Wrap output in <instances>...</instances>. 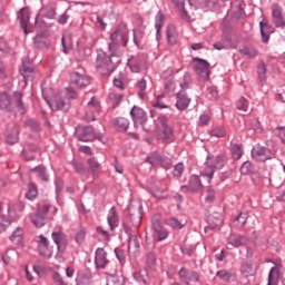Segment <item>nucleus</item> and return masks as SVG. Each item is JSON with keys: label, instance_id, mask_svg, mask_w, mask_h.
<instances>
[{"label": "nucleus", "instance_id": "nucleus-46", "mask_svg": "<svg viewBox=\"0 0 285 285\" xmlns=\"http://www.w3.org/2000/svg\"><path fill=\"white\" fill-rule=\"evenodd\" d=\"M0 212H1V203H0ZM10 224H12V219L0 216V233H3V230H6L8 226H10Z\"/></svg>", "mask_w": 285, "mask_h": 285}, {"label": "nucleus", "instance_id": "nucleus-28", "mask_svg": "<svg viewBox=\"0 0 285 285\" xmlns=\"http://www.w3.org/2000/svg\"><path fill=\"white\" fill-rule=\"evenodd\" d=\"M61 43L63 48V53L68 55V52L72 50V36L70 35L62 36Z\"/></svg>", "mask_w": 285, "mask_h": 285}, {"label": "nucleus", "instance_id": "nucleus-27", "mask_svg": "<svg viewBox=\"0 0 285 285\" xmlns=\"http://www.w3.org/2000/svg\"><path fill=\"white\" fill-rule=\"evenodd\" d=\"M0 108H2V110H10V108H12V100L7 92L0 94Z\"/></svg>", "mask_w": 285, "mask_h": 285}, {"label": "nucleus", "instance_id": "nucleus-35", "mask_svg": "<svg viewBox=\"0 0 285 285\" xmlns=\"http://www.w3.org/2000/svg\"><path fill=\"white\" fill-rule=\"evenodd\" d=\"M151 193L156 199H166V197H168V191L166 188L154 187Z\"/></svg>", "mask_w": 285, "mask_h": 285}, {"label": "nucleus", "instance_id": "nucleus-56", "mask_svg": "<svg viewBox=\"0 0 285 285\" xmlns=\"http://www.w3.org/2000/svg\"><path fill=\"white\" fill-rule=\"evenodd\" d=\"M184 175V164H177L174 167V177H181Z\"/></svg>", "mask_w": 285, "mask_h": 285}, {"label": "nucleus", "instance_id": "nucleus-61", "mask_svg": "<svg viewBox=\"0 0 285 285\" xmlns=\"http://www.w3.org/2000/svg\"><path fill=\"white\" fill-rule=\"evenodd\" d=\"M240 173H242V175H248V173H250V163L249 161H245L242 165Z\"/></svg>", "mask_w": 285, "mask_h": 285}, {"label": "nucleus", "instance_id": "nucleus-9", "mask_svg": "<svg viewBox=\"0 0 285 285\" xmlns=\"http://www.w3.org/2000/svg\"><path fill=\"white\" fill-rule=\"evenodd\" d=\"M252 157L255 161H267V159H273V154L266 147H255L252 150Z\"/></svg>", "mask_w": 285, "mask_h": 285}, {"label": "nucleus", "instance_id": "nucleus-49", "mask_svg": "<svg viewBox=\"0 0 285 285\" xmlns=\"http://www.w3.org/2000/svg\"><path fill=\"white\" fill-rule=\"evenodd\" d=\"M259 28H261V33H262L263 42L264 43L268 42L269 36L264 31V30H266V28H268V22L262 21L259 23Z\"/></svg>", "mask_w": 285, "mask_h": 285}, {"label": "nucleus", "instance_id": "nucleus-33", "mask_svg": "<svg viewBox=\"0 0 285 285\" xmlns=\"http://www.w3.org/2000/svg\"><path fill=\"white\" fill-rule=\"evenodd\" d=\"M281 268H282V265H277L271 269L268 275V282H276V283L278 282L279 275H281Z\"/></svg>", "mask_w": 285, "mask_h": 285}, {"label": "nucleus", "instance_id": "nucleus-42", "mask_svg": "<svg viewBox=\"0 0 285 285\" xmlns=\"http://www.w3.org/2000/svg\"><path fill=\"white\" fill-rule=\"evenodd\" d=\"M22 97H23V94L21 92L14 94V101L17 104V108L21 114L26 112V107L23 106V102H21Z\"/></svg>", "mask_w": 285, "mask_h": 285}, {"label": "nucleus", "instance_id": "nucleus-45", "mask_svg": "<svg viewBox=\"0 0 285 285\" xmlns=\"http://www.w3.org/2000/svg\"><path fill=\"white\" fill-rule=\"evenodd\" d=\"M33 173H36L37 177H40L42 181H48V175L46 174V167L39 166L36 169H33Z\"/></svg>", "mask_w": 285, "mask_h": 285}, {"label": "nucleus", "instance_id": "nucleus-29", "mask_svg": "<svg viewBox=\"0 0 285 285\" xmlns=\"http://www.w3.org/2000/svg\"><path fill=\"white\" fill-rule=\"evenodd\" d=\"M130 219L135 228H139V226H141V209L137 208L132 214V208H130Z\"/></svg>", "mask_w": 285, "mask_h": 285}, {"label": "nucleus", "instance_id": "nucleus-4", "mask_svg": "<svg viewBox=\"0 0 285 285\" xmlns=\"http://www.w3.org/2000/svg\"><path fill=\"white\" fill-rule=\"evenodd\" d=\"M194 70L199 81H208V79H210V65L208 61L194 58Z\"/></svg>", "mask_w": 285, "mask_h": 285}, {"label": "nucleus", "instance_id": "nucleus-52", "mask_svg": "<svg viewBox=\"0 0 285 285\" xmlns=\"http://www.w3.org/2000/svg\"><path fill=\"white\" fill-rule=\"evenodd\" d=\"M83 239H86V228L81 227L76 232V242L77 244H83Z\"/></svg>", "mask_w": 285, "mask_h": 285}, {"label": "nucleus", "instance_id": "nucleus-3", "mask_svg": "<svg viewBox=\"0 0 285 285\" xmlns=\"http://www.w3.org/2000/svg\"><path fill=\"white\" fill-rule=\"evenodd\" d=\"M226 158L224 156H208L206 161V167L202 171L203 177H207L208 184L215 175V170H222V167L225 166Z\"/></svg>", "mask_w": 285, "mask_h": 285}, {"label": "nucleus", "instance_id": "nucleus-17", "mask_svg": "<svg viewBox=\"0 0 285 285\" xmlns=\"http://www.w3.org/2000/svg\"><path fill=\"white\" fill-rule=\"evenodd\" d=\"M227 242H228L229 246H233L234 248H239V246H245V244H247L248 240L246 239V237H243L237 234H232L228 237Z\"/></svg>", "mask_w": 285, "mask_h": 285}, {"label": "nucleus", "instance_id": "nucleus-8", "mask_svg": "<svg viewBox=\"0 0 285 285\" xmlns=\"http://www.w3.org/2000/svg\"><path fill=\"white\" fill-rule=\"evenodd\" d=\"M38 250L42 257H46V259H50V257H52L50 242L45 236H38Z\"/></svg>", "mask_w": 285, "mask_h": 285}, {"label": "nucleus", "instance_id": "nucleus-34", "mask_svg": "<svg viewBox=\"0 0 285 285\" xmlns=\"http://www.w3.org/2000/svg\"><path fill=\"white\" fill-rule=\"evenodd\" d=\"M11 242L13 244H21L23 242V229L22 228H17L13 234L11 235Z\"/></svg>", "mask_w": 285, "mask_h": 285}, {"label": "nucleus", "instance_id": "nucleus-18", "mask_svg": "<svg viewBox=\"0 0 285 285\" xmlns=\"http://www.w3.org/2000/svg\"><path fill=\"white\" fill-rule=\"evenodd\" d=\"M18 17L20 18L21 28L24 35H28L30 32V30H28V23L30 21V12H28V9H21Z\"/></svg>", "mask_w": 285, "mask_h": 285}, {"label": "nucleus", "instance_id": "nucleus-21", "mask_svg": "<svg viewBox=\"0 0 285 285\" xmlns=\"http://www.w3.org/2000/svg\"><path fill=\"white\" fill-rule=\"evenodd\" d=\"M6 141H7V144H10L11 146L13 144H17V141H19V127L18 126H14L11 130H9L7 132Z\"/></svg>", "mask_w": 285, "mask_h": 285}, {"label": "nucleus", "instance_id": "nucleus-31", "mask_svg": "<svg viewBox=\"0 0 285 285\" xmlns=\"http://www.w3.org/2000/svg\"><path fill=\"white\" fill-rule=\"evenodd\" d=\"M147 160L149 161V164H151V166H165L164 165V157H161L159 154L154 153L151 154Z\"/></svg>", "mask_w": 285, "mask_h": 285}, {"label": "nucleus", "instance_id": "nucleus-63", "mask_svg": "<svg viewBox=\"0 0 285 285\" xmlns=\"http://www.w3.org/2000/svg\"><path fill=\"white\" fill-rule=\"evenodd\" d=\"M177 86V82L170 80L165 85V88L168 92H175V88Z\"/></svg>", "mask_w": 285, "mask_h": 285}, {"label": "nucleus", "instance_id": "nucleus-7", "mask_svg": "<svg viewBox=\"0 0 285 285\" xmlns=\"http://www.w3.org/2000/svg\"><path fill=\"white\" fill-rule=\"evenodd\" d=\"M76 135L80 141H94L96 139L97 134H95V128L92 127H78L76 130Z\"/></svg>", "mask_w": 285, "mask_h": 285}, {"label": "nucleus", "instance_id": "nucleus-36", "mask_svg": "<svg viewBox=\"0 0 285 285\" xmlns=\"http://www.w3.org/2000/svg\"><path fill=\"white\" fill-rule=\"evenodd\" d=\"M165 21H166V17L164 16V13H160V12L157 13L155 28H156L158 38H159V32H160L161 28H164V22Z\"/></svg>", "mask_w": 285, "mask_h": 285}, {"label": "nucleus", "instance_id": "nucleus-44", "mask_svg": "<svg viewBox=\"0 0 285 285\" xmlns=\"http://www.w3.org/2000/svg\"><path fill=\"white\" fill-rule=\"evenodd\" d=\"M246 219H248V215L240 213L234 220L235 226L242 228L246 224Z\"/></svg>", "mask_w": 285, "mask_h": 285}, {"label": "nucleus", "instance_id": "nucleus-47", "mask_svg": "<svg viewBox=\"0 0 285 285\" xmlns=\"http://www.w3.org/2000/svg\"><path fill=\"white\" fill-rule=\"evenodd\" d=\"M232 155H233L234 159H242V155H244V151L242 150V146L233 145L232 146Z\"/></svg>", "mask_w": 285, "mask_h": 285}, {"label": "nucleus", "instance_id": "nucleus-38", "mask_svg": "<svg viewBox=\"0 0 285 285\" xmlns=\"http://www.w3.org/2000/svg\"><path fill=\"white\" fill-rule=\"evenodd\" d=\"M109 99H110L114 108H117V106H119L121 104V101H124V95L117 94V92H111L109 95Z\"/></svg>", "mask_w": 285, "mask_h": 285}, {"label": "nucleus", "instance_id": "nucleus-41", "mask_svg": "<svg viewBox=\"0 0 285 285\" xmlns=\"http://www.w3.org/2000/svg\"><path fill=\"white\" fill-rule=\"evenodd\" d=\"M237 110H240L242 112H248V101L246 98L242 97L236 102Z\"/></svg>", "mask_w": 285, "mask_h": 285}, {"label": "nucleus", "instance_id": "nucleus-6", "mask_svg": "<svg viewBox=\"0 0 285 285\" xmlns=\"http://www.w3.org/2000/svg\"><path fill=\"white\" fill-rule=\"evenodd\" d=\"M130 115L132 117L135 126H142L144 130H146L147 132H153V129L146 126V111H144V109L135 106L131 109Z\"/></svg>", "mask_w": 285, "mask_h": 285}, {"label": "nucleus", "instance_id": "nucleus-15", "mask_svg": "<svg viewBox=\"0 0 285 285\" xmlns=\"http://www.w3.org/2000/svg\"><path fill=\"white\" fill-rule=\"evenodd\" d=\"M95 265L97 268H106L108 265V258H106V250H104V248L96 250Z\"/></svg>", "mask_w": 285, "mask_h": 285}, {"label": "nucleus", "instance_id": "nucleus-48", "mask_svg": "<svg viewBox=\"0 0 285 285\" xmlns=\"http://www.w3.org/2000/svg\"><path fill=\"white\" fill-rule=\"evenodd\" d=\"M216 277H219V279H223V282H228V279L233 277V273L226 269H220L216 273Z\"/></svg>", "mask_w": 285, "mask_h": 285}, {"label": "nucleus", "instance_id": "nucleus-50", "mask_svg": "<svg viewBox=\"0 0 285 285\" xmlns=\"http://www.w3.org/2000/svg\"><path fill=\"white\" fill-rule=\"evenodd\" d=\"M23 208H26V205H23V203H17L9 207V213H11V215L12 213L17 215V213H23Z\"/></svg>", "mask_w": 285, "mask_h": 285}, {"label": "nucleus", "instance_id": "nucleus-25", "mask_svg": "<svg viewBox=\"0 0 285 285\" xmlns=\"http://www.w3.org/2000/svg\"><path fill=\"white\" fill-rule=\"evenodd\" d=\"M239 52L240 55H243V57H246L247 59H253L258 55L257 49H255V47H247V46L240 47Z\"/></svg>", "mask_w": 285, "mask_h": 285}, {"label": "nucleus", "instance_id": "nucleus-43", "mask_svg": "<svg viewBox=\"0 0 285 285\" xmlns=\"http://www.w3.org/2000/svg\"><path fill=\"white\" fill-rule=\"evenodd\" d=\"M259 81H266V63L259 62L257 67Z\"/></svg>", "mask_w": 285, "mask_h": 285}, {"label": "nucleus", "instance_id": "nucleus-64", "mask_svg": "<svg viewBox=\"0 0 285 285\" xmlns=\"http://www.w3.org/2000/svg\"><path fill=\"white\" fill-rule=\"evenodd\" d=\"M138 88H139V97L144 98V90H146V81L142 79L141 81L138 82Z\"/></svg>", "mask_w": 285, "mask_h": 285}, {"label": "nucleus", "instance_id": "nucleus-59", "mask_svg": "<svg viewBox=\"0 0 285 285\" xmlns=\"http://www.w3.org/2000/svg\"><path fill=\"white\" fill-rule=\"evenodd\" d=\"M156 233H158L157 242H164V239H168V230L163 228L160 230H157Z\"/></svg>", "mask_w": 285, "mask_h": 285}, {"label": "nucleus", "instance_id": "nucleus-24", "mask_svg": "<svg viewBox=\"0 0 285 285\" xmlns=\"http://www.w3.org/2000/svg\"><path fill=\"white\" fill-rule=\"evenodd\" d=\"M31 223L33 224V226H36V228H43V226H46V218L45 216H41V214H39V212H37L36 214H31Z\"/></svg>", "mask_w": 285, "mask_h": 285}, {"label": "nucleus", "instance_id": "nucleus-39", "mask_svg": "<svg viewBox=\"0 0 285 285\" xmlns=\"http://www.w3.org/2000/svg\"><path fill=\"white\" fill-rule=\"evenodd\" d=\"M134 42L137 46V48L144 49V46H146V43H144V32L135 31Z\"/></svg>", "mask_w": 285, "mask_h": 285}, {"label": "nucleus", "instance_id": "nucleus-32", "mask_svg": "<svg viewBox=\"0 0 285 285\" xmlns=\"http://www.w3.org/2000/svg\"><path fill=\"white\" fill-rule=\"evenodd\" d=\"M167 225L175 230H180V228H184V226H186V223L177 219L176 217H171L167 219Z\"/></svg>", "mask_w": 285, "mask_h": 285}, {"label": "nucleus", "instance_id": "nucleus-12", "mask_svg": "<svg viewBox=\"0 0 285 285\" xmlns=\"http://www.w3.org/2000/svg\"><path fill=\"white\" fill-rule=\"evenodd\" d=\"M47 102L51 110H68V108H70V105L59 95L53 96L51 101L47 100Z\"/></svg>", "mask_w": 285, "mask_h": 285}, {"label": "nucleus", "instance_id": "nucleus-57", "mask_svg": "<svg viewBox=\"0 0 285 285\" xmlns=\"http://www.w3.org/2000/svg\"><path fill=\"white\" fill-rule=\"evenodd\" d=\"M110 281L115 284V285H124L126 284V278H124V276H111Z\"/></svg>", "mask_w": 285, "mask_h": 285}, {"label": "nucleus", "instance_id": "nucleus-60", "mask_svg": "<svg viewBox=\"0 0 285 285\" xmlns=\"http://www.w3.org/2000/svg\"><path fill=\"white\" fill-rule=\"evenodd\" d=\"M88 164H89V168H91V170H94V171L99 170V168H100L99 163L95 158L88 159Z\"/></svg>", "mask_w": 285, "mask_h": 285}, {"label": "nucleus", "instance_id": "nucleus-20", "mask_svg": "<svg viewBox=\"0 0 285 285\" xmlns=\"http://www.w3.org/2000/svg\"><path fill=\"white\" fill-rule=\"evenodd\" d=\"M177 101H176V108L178 110H186V108H188L189 104H190V99H188V97L186 96V94L184 92H178L177 94Z\"/></svg>", "mask_w": 285, "mask_h": 285}, {"label": "nucleus", "instance_id": "nucleus-53", "mask_svg": "<svg viewBox=\"0 0 285 285\" xmlns=\"http://www.w3.org/2000/svg\"><path fill=\"white\" fill-rule=\"evenodd\" d=\"M88 108L89 110H95V112H99L101 110V105L97 101V99L94 97L91 100L88 102Z\"/></svg>", "mask_w": 285, "mask_h": 285}, {"label": "nucleus", "instance_id": "nucleus-26", "mask_svg": "<svg viewBox=\"0 0 285 285\" xmlns=\"http://www.w3.org/2000/svg\"><path fill=\"white\" fill-rule=\"evenodd\" d=\"M114 126L117 128V130L126 132V130H128V126H130V122L128 119L119 117L114 120Z\"/></svg>", "mask_w": 285, "mask_h": 285}, {"label": "nucleus", "instance_id": "nucleus-16", "mask_svg": "<svg viewBox=\"0 0 285 285\" xmlns=\"http://www.w3.org/2000/svg\"><path fill=\"white\" fill-rule=\"evenodd\" d=\"M187 188L191 190V193H199V190L204 188V185H202V180L199 179V176L197 175L190 176Z\"/></svg>", "mask_w": 285, "mask_h": 285}, {"label": "nucleus", "instance_id": "nucleus-10", "mask_svg": "<svg viewBox=\"0 0 285 285\" xmlns=\"http://www.w3.org/2000/svg\"><path fill=\"white\" fill-rule=\"evenodd\" d=\"M51 237L58 248V253H63L68 246V238L66 237V234L62 232H53Z\"/></svg>", "mask_w": 285, "mask_h": 285}, {"label": "nucleus", "instance_id": "nucleus-19", "mask_svg": "<svg viewBox=\"0 0 285 285\" xmlns=\"http://www.w3.org/2000/svg\"><path fill=\"white\" fill-rule=\"evenodd\" d=\"M107 222L111 230H115V228L119 226V216L117 215V209L115 207H111V209L109 210Z\"/></svg>", "mask_w": 285, "mask_h": 285}, {"label": "nucleus", "instance_id": "nucleus-23", "mask_svg": "<svg viewBox=\"0 0 285 285\" xmlns=\"http://www.w3.org/2000/svg\"><path fill=\"white\" fill-rule=\"evenodd\" d=\"M177 27L176 26H168L167 27V40L170 46H175L177 43Z\"/></svg>", "mask_w": 285, "mask_h": 285}, {"label": "nucleus", "instance_id": "nucleus-55", "mask_svg": "<svg viewBox=\"0 0 285 285\" xmlns=\"http://www.w3.org/2000/svg\"><path fill=\"white\" fill-rule=\"evenodd\" d=\"M210 135L213 137H225L226 136V130L223 129V127H216L210 131Z\"/></svg>", "mask_w": 285, "mask_h": 285}, {"label": "nucleus", "instance_id": "nucleus-13", "mask_svg": "<svg viewBox=\"0 0 285 285\" xmlns=\"http://www.w3.org/2000/svg\"><path fill=\"white\" fill-rule=\"evenodd\" d=\"M71 83L77 86V88H86V86L90 85V78L79 72H73L71 73Z\"/></svg>", "mask_w": 285, "mask_h": 285}, {"label": "nucleus", "instance_id": "nucleus-14", "mask_svg": "<svg viewBox=\"0 0 285 285\" xmlns=\"http://www.w3.org/2000/svg\"><path fill=\"white\" fill-rule=\"evenodd\" d=\"M179 279L186 285H190V282H198L199 276L195 272H188L186 268L179 271Z\"/></svg>", "mask_w": 285, "mask_h": 285}, {"label": "nucleus", "instance_id": "nucleus-22", "mask_svg": "<svg viewBox=\"0 0 285 285\" xmlns=\"http://www.w3.org/2000/svg\"><path fill=\"white\" fill-rule=\"evenodd\" d=\"M38 213L39 215H41L42 217H48V214L51 213V217H55V215H57V207H52L50 205H41L38 206Z\"/></svg>", "mask_w": 285, "mask_h": 285}, {"label": "nucleus", "instance_id": "nucleus-1", "mask_svg": "<svg viewBox=\"0 0 285 285\" xmlns=\"http://www.w3.org/2000/svg\"><path fill=\"white\" fill-rule=\"evenodd\" d=\"M108 50L109 56L101 52L97 57V68L102 75L115 71V63L112 62L111 57H119V52L117 51V42L109 43Z\"/></svg>", "mask_w": 285, "mask_h": 285}, {"label": "nucleus", "instance_id": "nucleus-11", "mask_svg": "<svg viewBox=\"0 0 285 285\" xmlns=\"http://www.w3.org/2000/svg\"><path fill=\"white\" fill-rule=\"evenodd\" d=\"M173 3L178 11V14L180 18H183L184 21H191L190 16L188 14V11H186V3L190 6V0H173Z\"/></svg>", "mask_w": 285, "mask_h": 285}, {"label": "nucleus", "instance_id": "nucleus-40", "mask_svg": "<svg viewBox=\"0 0 285 285\" xmlns=\"http://www.w3.org/2000/svg\"><path fill=\"white\" fill-rule=\"evenodd\" d=\"M37 195H39V191L37 190V186L35 184L29 185V189L26 194L27 199L32 202V199H37Z\"/></svg>", "mask_w": 285, "mask_h": 285}, {"label": "nucleus", "instance_id": "nucleus-54", "mask_svg": "<svg viewBox=\"0 0 285 285\" xmlns=\"http://www.w3.org/2000/svg\"><path fill=\"white\" fill-rule=\"evenodd\" d=\"M128 248H135L136 250L139 248V238L136 235L129 237Z\"/></svg>", "mask_w": 285, "mask_h": 285}, {"label": "nucleus", "instance_id": "nucleus-2", "mask_svg": "<svg viewBox=\"0 0 285 285\" xmlns=\"http://www.w3.org/2000/svg\"><path fill=\"white\" fill-rule=\"evenodd\" d=\"M155 126L157 139H160L165 144H170V141L175 139V136L173 134V127L169 126L166 116H159L155 120Z\"/></svg>", "mask_w": 285, "mask_h": 285}, {"label": "nucleus", "instance_id": "nucleus-30", "mask_svg": "<svg viewBox=\"0 0 285 285\" xmlns=\"http://www.w3.org/2000/svg\"><path fill=\"white\" fill-rule=\"evenodd\" d=\"M240 271L245 277H250L255 275L256 267L253 263H245Z\"/></svg>", "mask_w": 285, "mask_h": 285}, {"label": "nucleus", "instance_id": "nucleus-51", "mask_svg": "<svg viewBox=\"0 0 285 285\" xmlns=\"http://www.w3.org/2000/svg\"><path fill=\"white\" fill-rule=\"evenodd\" d=\"M151 224H153V228L154 230H161L163 227H161V216L159 215H156L151 218Z\"/></svg>", "mask_w": 285, "mask_h": 285}, {"label": "nucleus", "instance_id": "nucleus-62", "mask_svg": "<svg viewBox=\"0 0 285 285\" xmlns=\"http://www.w3.org/2000/svg\"><path fill=\"white\" fill-rule=\"evenodd\" d=\"M161 99H164V95L158 96L157 102L154 104V108H160V109L168 108V106L164 104Z\"/></svg>", "mask_w": 285, "mask_h": 285}, {"label": "nucleus", "instance_id": "nucleus-5", "mask_svg": "<svg viewBox=\"0 0 285 285\" xmlns=\"http://www.w3.org/2000/svg\"><path fill=\"white\" fill-rule=\"evenodd\" d=\"M272 23H274L275 28H285L284 8L279 3L272 4Z\"/></svg>", "mask_w": 285, "mask_h": 285}, {"label": "nucleus", "instance_id": "nucleus-58", "mask_svg": "<svg viewBox=\"0 0 285 285\" xmlns=\"http://www.w3.org/2000/svg\"><path fill=\"white\" fill-rule=\"evenodd\" d=\"M206 202L208 204H213V202H215V189L210 187L207 189Z\"/></svg>", "mask_w": 285, "mask_h": 285}, {"label": "nucleus", "instance_id": "nucleus-37", "mask_svg": "<svg viewBox=\"0 0 285 285\" xmlns=\"http://www.w3.org/2000/svg\"><path fill=\"white\" fill-rule=\"evenodd\" d=\"M33 70L35 69L31 66L23 62L22 67L20 68V75L23 77V79H29V77H32Z\"/></svg>", "mask_w": 285, "mask_h": 285}]
</instances>
